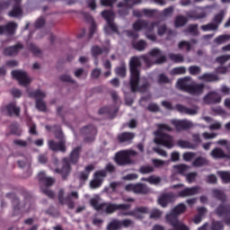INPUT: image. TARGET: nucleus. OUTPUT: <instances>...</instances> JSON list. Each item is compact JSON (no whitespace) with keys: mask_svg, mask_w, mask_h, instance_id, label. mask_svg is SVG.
Here are the masks:
<instances>
[{"mask_svg":"<svg viewBox=\"0 0 230 230\" xmlns=\"http://www.w3.org/2000/svg\"><path fill=\"white\" fill-rule=\"evenodd\" d=\"M125 181H136L137 179V174L130 173L123 177Z\"/></svg>","mask_w":230,"mask_h":230,"instance_id":"e2e57ef3","label":"nucleus"},{"mask_svg":"<svg viewBox=\"0 0 230 230\" xmlns=\"http://www.w3.org/2000/svg\"><path fill=\"white\" fill-rule=\"evenodd\" d=\"M11 133L14 134V136H21V128H19V126L17 125L12 126Z\"/></svg>","mask_w":230,"mask_h":230,"instance_id":"5fc2aeb1","label":"nucleus"},{"mask_svg":"<svg viewBox=\"0 0 230 230\" xmlns=\"http://www.w3.org/2000/svg\"><path fill=\"white\" fill-rule=\"evenodd\" d=\"M20 49H22V45L21 44H18L14 47H9L4 49V55H5L6 57H12V55H17Z\"/></svg>","mask_w":230,"mask_h":230,"instance_id":"a211bd4d","label":"nucleus"},{"mask_svg":"<svg viewBox=\"0 0 230 230\" xmlns=\"http://www.w3.org/2000/svg\"><path fill=\"white\" fill-rule=\"evenodd\" d=\"M197 193H200V188L193 187V188H186L182 191L180 192V197H191V195H197Z\"/></svg>","mask_w":230,"mask_h":230,"instance_id":"f3484780","label":"nucleus"},{"mask_svg":"<svg viewBox=\"0 0 230 230\" xmlns=\"http://www.w3.org/2000/svg\"><path fill=\"white\" fill-rule=\"evenodd\" d=\"M217 145H221V146H226L228 152L230 150V143H228L227 140H224V139L218 140L217 142Z\"/></svg>","mask_w":230,"mask_h":230,"instance_id":"4d7b16f0","label":"nucleus"},{"mask_svg":"<svg viewBox=\"0 0 230 230\" xmlns=\"http://www.w3.org/2000/svg\"><path fill=\"white\" fill-rule=\"evenodd\" d=\"M141 60H144V62H146V64H148L149 60H152L156 64H163L166 60V58L163 56L161 50L154 49L149 52L147 56H144L141 58H132L130 59V85L131 91H133V93H136V91H141V88H139V70L137 69V67L141 66Z\"/></svg>","mask_w":230,"mask_h":230,"instance_id":"f257e3e1","label":"nucleus"},{"mask_svg":"<svg viewBox=\"0 0 230 230\" xmlns=\"http://www.w3.org/2000/svg\"><path fill=\"white\" fill-rule=\"evenodd\" d=\"M227 60H230V55L221 56V57L217 58V61L219 64H226V62H227Z\"/></svg>","mask_w":230,"mask_h":230,"instance_id":"864d4df0","label":"nucleus"},{"mask_svg":"<svg viewBox=\"0 0 230 230\" xmlns=\"http://www.w3.org/2000/svg\"><path fill=\"white\" fill-rule=\"evenodd\" d=\"M29 96L31 98H35L36 100V109L44 112L46 111V103L42 100V98H46V93L43 91L38 90L34 92H30Z\"/></svg>","mask_w":230,"mask_h":230,"instance_id":"6e6552de","label":"nucleus"},{"mask_svg":"<svg viewBox=\"0 0 230 230\" xmlns=\"http://www.w3.org/2000/svg\"><path fill=\"white\" fill-rule=\"evenodd\" d=\"M222 127V124L220 122H215L209 126L210 130H219V128Z\"/></svg>","mask_w":230,"mask_h":230,"instance_id":"0e129e2a","label":"nucleus"},{"mask_svg":"<svg viewBox=\"0 0 230 230\" xmlns=\"http://www.w3.org/2000/svg\"><path fill=\"white\" fill-rule=\"evenodd\" d=\"M176 87L177 89H181V91H186L195 96H199V94H202V93H204V84H197L193 83L190 77L179 79L176 84Z\"/></svg>","mask_w":230,"mask_h":230,"instance_id":"7ed1b4c3","label":"nucleus"},{"mask_svg":"<svg viewBox=\"0 0 230 230\" xmlns=\"http://www.w3.org/2000/svg\"><path fill=\"white\" fill-rule=\"evenodd\" d=\"M70 171L71 168L69 167V162H67V160L65 159V166L63 167L60 172L64 177V175H67V173H69Z\"/></svg>","mask_w":230,"mask_h":230,"instance_id":"de8ad7c7","label":"nucleus"},{"mask_svg":"<svg viewBox=\"0 0 230 230\" xmlns=\"http://www.w3.org/2000/svg\"><path fill=\"white\" fill-rule=\"evenodd\" d=\"M39 179L40 181H43V182L47 186H51V184H53V182H55V180H53V178H49V177L46 176V172H40L39 173Z\"/></svg>","mask_w":230,"mask_h":230,"instance_id":"393cba45","label":"nucleus"},{"mask_svg":"<svg viewBox=\"0 0 230 230\" xmlns=\"http://www.w3.org/2000/svg\"><path fill=\"white\" fill-rule=\"evenodd\" d=\"M9 15L11 17H21L22 15V10L21 9V6L15 5L13 11L9 13Z\"/></svg>","mask_w":230,"mask_h":230,"instance_id":"c85d7f7f","label":"nucleus"},{"mask_svg":"<svg viewBox=\"0 0 230 230\" xmlns=\"http://www.w3.org/2000/svg\"><path fill=\"white\" fill-rule=\"evenodd\" d=\"M222 21H224V13H221L215 16L214 22H216V23H209L207 25H202L201 30H203V31H211L213 30H217L218 24H220V22H222Z\"/></svg>","mask_w":230,"mask_h":230,"instance_id":"ddd939ff","label":"nucleus"},{"mask_svg":"<svg viewBox=\"0 0 230 230\" xmlns=\"http://www.w3.org/2000/svg\"><path fill=\"white\" fill-rule=\"evenodd\" d=\"M198 211L199 213V216H196L193 219L194 224H199V222H202V215H204V213H206V208H198Z\"/></svg>","mask_w":230,"mask_h":230,"instance_id":"c9c22d12","label":"nucleus"},{"mask_svg":"<svg viewBox=\"0 0 230 230\" xmlns=\"http://www.w3.org/2000/svg\"><path fill=\"white\" fill-rule=\"evenodd\" d=\"M202 137L204 139H215V137H217V134L205 132L202 134Z\"/></svg>","mask_w":230,"mask_h":230,"instance_id":"6e6d98bb","label":"nucleus"},{"mask_svg":"<svg viewBox=\"0 0 230 230\" xmlns=\"http://www.w3.org/2000/svg\"><path fill=\"white\" fill-rule=\"evenodd\" d=\"M107 175L105 171L97 172L94 174L93 180L90 182V186L93 190H96V188H100L102 183L103 182V178Z\"/></svg>","mask_w":230,"mask_h":230,"instance_id":"4468645a","label":"nucleus"},{"mask_svg":"<svg viewBox=\"0 0 230 230\" xmlns=\"http://www.w3.org/2000/svg\"><path fill=\"white\" fill-rule=\"evenodd\" d=\"M208 13H209V9L208 8H203V9H199L198 10V14H191L189 15L191 19H204L205 17L208 16Z\"/></svg>","mask_w":230,"mask_h":230,"instance_id":"412c9836","label":"nucleus"},{"mask_svg":"<svg viewBox=\"0 0 230 230\" xmlns=\"http://www.w3.org/2000/svg\"><path fill=\"white\" fill-rule=\"evenodd\" d=\"M176 109H177V111H179V112L190 114V116H194V114H197V109H188L181 104H178L176 106Z\"/></svg>","mask_w":230,"mask_h":230,"instance_id":"b1692460","label":"nucleus"},{"mask_svg":"<svg viewBox=\"0 0 230 230\" xmlns=\"http://www.w3.org/2000/svg\"><path fill=\"white\" fill-rule=\"evenodd\" d=\"M197 179L196 172H190L186 175V180L189 183L195 182V180Z\"/></svg>","mask_w":230,"mask_h":230,"instance_id":"3c124183","label":"nucleus"},{"mask_svg":"<svg viewBox=\"0 0 230 230\" xmlns=\"http://www.w3.org/2000/svg\"><path fill=\"white\" fill-rule=\"evenodd\" d=\"M46 21L44 18H40L37 20L35 26L36 28H42V26L45 24Z\"/></svg>","mask_w":230,"mask_h":230,"instance_id":"774afa93","label":"nucleus"},{"mask_svg":"<svg viewBox=\"0 0 230 230\" xmlns=\"http://www.w3.org/2000/svg\"><path fill=\"white\" fill-rule=\"evenodd\" d=\"M170 200V196L168 195H164V196H161L159 199H158V204L160 206H162V208H166V204H168V201Z\"/></svg>","mask_w":230,"mask_h":230,"instance_id":"4c0bfd02","label":"nucleus"},{"mask_svg":"<svg viewBox=\"0 0 230 230\" xmlns=\"http://www.w3.org/2000/svg\"><path fill=\"white\" fill-rule=\"evenodd\" d=\"M133 137H134V135L132 133L126 132L119 136V140L120 141V143H125L127 141L132 140Z\"/></svg>","mask_w":230,"mask_h":230,"instance_id":"cd10ccee","label":"nucleus"},{"mask_svg":"<svg viewBox=\"0 0 230 230\" xmlns=\"http://www.w3.org/2000/svg\"><path fill=\"white\" fill-rule=\"evenodd\" d=\"M12 75L13 78H16L20 85H22L23 87H27V85L31 84V77H30L29 75L22 70H14L12 72Z\"/></svg>","mask_w":230,"mask_h":230,"instance_id":"1a4fd4ad","label":"nucleus"},{"mask_svg":"<svg viewBox=\"0 0 230 230\" xmlns=\"http://www.w3.org/2000/svg\"><path fill=\"white\" fill-rule=\"evenodd\" d=\"M188 170H190V166L186 164H179L173 166V173H181V175H184Z\"/></svg>","mask_w":230,"mask_h":230,"instance_id":"4be33fe9","label":"nucleus"},{"mask_svg":"<svg viewBox=\"0 0 230 230\" xmlns=\"http://www.w3.org/2000/svg\"><path fill=\"white\" fill-rule=\"evenodd\" d=\"M134 48L138 51H143V49L146 48V43L143 40L137 41V43L134 44Z\"/></svg>","mask_w":230,"mask_h":230,"instance_id":"c03bdc74","label":"nucleus"},{"mask_svg":"<svg viewBox=\"0 0 230 230\" xmlns=\"http://www.w3.org/2000/svg\"><path fill=\"white\" fill-rule=\"evenodd\" d=\"M153 164L155 166V168H163V166H164V164H167V163L163 160L153 159Z\"/></svg>","mask_w":230,"mask_h":230,"instance_id":"09e8293b","label":"nucleus"},{"mask_svg":"<svg viewBox=\"0 0 230 230\" xmlns=\"http://www.w3.org/2000/svg\"><path fill=\"white\" fill-rule=\"evenodd\" d=\"M58 197H59V201L61 202V204H66V202H69V200H71V196H68L64 199V190H59Z\"/></svg>","mask_w":230,"mask_h":230,"instance_id":"a18cd8bd","label":"nucleus"},{"mask_svg":"<svg viewBox=\"0 0 230 230\" xmlns=\"http://www.w3.org/2000/svg\"><path fill=\"white\" fill-rule=\"evenodd\" d=\"M230 40V35L229 34H224L215 39L216 44H226V42H229Z\"/></svg>","mask_w":230,"mask_h":230,"instance_id":"bb28decb","label":"nucleus"},{"mask_svg":"<svg viewBox=\"0 0 230 230\" xmlns=\"http://www.w3.org/2000/svg\"><path fill=\"white\" fill-rule=\"evenodd\" d=\"M60 143L57 144L55 143V141L53 140H49V147L50 148V150H59L60 152H66V146L64 145V134L62 133V131H58V137H57Z\"/></svg>","mask_w":230,"mask_h":230,"instance_id":"9b49d317","label":"nucleus"},{"mask_svg":"<svg viewBox=\"0 0 230 230\" xmlns=\"http://www.w3.org/2000/svg\"><path fill=\"white\" fill-rule=\"evenodd\" d=\"M217 175H219L220 179L223 182H230V172H217Z\"/></svg>","mask_w":230,"mask_h":230,"instance_id":"473e14b6","label":"nucleus"},{"mask_svg":"<svg viewBox=\"0 0 230 230\" xmlns=\"http://www.w3.org/2000/svg\"><path fill=\"white\" fill-rule=\"evenodd\" d=\"M199 80H203L204 82H217L218 77L213 74H205L202 76H199Z\"/></svg>","mask_w":230,"mask_h":230,"instance_id":"a878e982","label":"nucleus"},{"mask_svg":"<svg viewBox=\"0 0 230 230\" xmlns=\"http://www.w3.org/2000/svg\"><path fill=\"white\" fill-rule=\"evenodd\" d=\"M172 123V125H174L177 130H181L182 128H191V127H193V122L187 119H183V120L173 119Z\"/></svg>","mask_w":230,"mask_h":230,"instance_id":"2eb2a0df","label":"nucleus"},{"mask_svg":"<svg viewBox=\"0 0 230 230\" xmlns=\"http://www.w3.org/2000/svg\"><path fill=\"white\" fill-rule=\"evenodd\" d=\"M136 155H137V152L132 149L120 151L116 154L115 162L119 165L130 164V157H134Z\"/></svg>","mask_w":230,"mask_h":230,"instance_id":"423d86ee","label":"nucleus"},{"mask_svg":"<svg viewBox=\"0 0 230 230\" xmlns=\"http://www.w3.org/2000/svg\"><path fill=\"white\" fill-rule=\"evenodd\" d=\"M143 181H146L149 184H159V182H161V178L159 176H150L148 178H144Z\"/></svg>","mask_w":230,"mask_h":230,"instance_id":"f704fd0d","label":"nucleus"},{"mask_svg":"<svg viewBox=\"0 0 230 230\" xmlns=\"http://www.w3.org/2000/svg\"><path fill=\"white\" fill-rule=\"evenodd\" d=\"M152 172H154V167L152 166L146 165L140 168L141 173H152Z\"/></svg>","mask_w":230,"mask_h":230,"instance_id":"603ef678","label":"nucleus"},{"mask_svg":"<svg viewBox=\"0 0 230 230\" xmlns=\"http://www.w3.org/2000/svg\"><path fill=\"white\" fill-rule=\"evenodd\" d=\"M31 51L36 55V57H39V55H40V49H39V48L35 45H31Z\"/></svg>","mask_w":230,"mask_h":230,"instance_id":"680f3d73","label":"nucleus"},{"mask_svg":"<svg viewBox=\"0 0 230 230\" xmlns=\"http://www.w3.org/2000/svg\"><path fill=\"white\" fill-rule=\"evenodd\" d=\"M177 145L181 148H195V146H193V144L184 140H179Z\"/></svg>","mask_w":230,"mask_h":230,"instance_id":"58836bf2","label":"nucleus"},{"mask_svg":"<svg viewBox=\"0 0 230 230\" xmlns=\"http://www.w3.org/2000/svg\"><path fill=\"white\" fill-rule=\"evenodd\" d=\"M186 22H188V20H186V18H184L182 16H179L176 18L175 26H176V28H179L181 26H184V24H186Z\"/></svg>","mask_w":230,"mask_h":230,"instance_id":"79ce46f5","label":"nucleus"},{"mask_svg":"<svg viewBox=\"0 0 230 230\" xmlns=\"http://www.w3.org/2000/svg\"><path fill=\"white\" fill-rule=\"evenodd\" d=\"M224 226L220 222H216L212 225V230H222Z\"/></svg>","mask_w":230,"mask_h":230,"instance_id":"69168bd1","label":"nucleus"},{"mask_svg":"<svg viewBox=\"0 0 230 230\" xmlns=\"http://www.w3.org/2000/svg\"><path fill=\"white\" fill-rule=\"evenodd\" d=\"M169 57L171 60H172V62H176L177 64H181V62H184V58L181 55L171 54Z\"/></svg>","mask_w":230,"mask_h":230,"instance_id":"a19ab883","label":"nucleus"},{"mask_svg":"<svg viewBox=\"0 0 230 230\" xmlns=\"http://www.w3.org/2000/svg\"><path fill=\"white\" fill-rule=\"evenodd\" d=\"M124 8H132L133 5L136 4V2L133 0H123Z\"/></svg>","mask_w":230,"mask_h":230,"instance_id":"052dcab7","label":"nucleus"},{"mask_svg":"<svg viewBox=\"0 0 230 230\" xmlns=\"http://www.w3.org/2000/svg\"><path fill=\"white\" fill-rule=\"evenodd\" d=\"M206 164H208V160H206V158H202V157H198L196 158L193 163H192V166H206Z\"/></svg>","mask_w":230,"mask_h":230,"instance_id":"7c9ffc66","label":"nucleus"},{"mask_svg":"<svg viewBox=\"0 0 230 230\" xmlns=\"http://www.w3.org/2000/svg\"><path fill=\"white\" fill-rule=\"evenodd\" d=\"M221 100L222 98H220L215 92L207 94L204 98L206 103H220Z\"/></svg>","mask_w":230,"mask_h":230,"instance_id":"dca6fc26","label":"nucleus"},{"mask_svg":"<svg viewBox=\"0 0 230 230\" xmlns=\"http://www.w3.org/2000/svg\"><path fill=\"white\" fill-rule=\"evenodd\" d=\"M102 17L107 21L108 24L104 27L106 33H111V31H118V27L112 21L114 20V13L112 11H103L102 13Z\"/></svg>","mask_w":230,"mask_h":230,"instance_id":"9d476101","label":"nucleus"},{"mask_svg":"<svg viewBox=\"0 0 230 230\" xmlns=\"http://www.w3.org/2000/svg\"><path fill=\"white\" fill-rule=\"evenodd\" d=\"M17 29V23L15 22H9L6 27L0 26V34L4 33V31H7V33H13L15 30Z\"/></svg>","mask_w":230,"mask_h":230,"instance_id":"aec40b11","label":"nucleus"},{"mask_svg":"<svg viewBox=\"0 0 230 230\" xmlns=\"http://www.w3.org/2000/svg\"><path fill=\"white\" fill-rule=\"evenodd\" d=\"M170 82V79L166 77L164 75H161L158 77V84H168Z\"/></svg>","mask_w":230,"mask_h":230,"instance_id":"bf43d9fd","label":"nucleus"},{"mask_svg":"<svg viewBox=\"0 0 230 230\" xmlns=\"http://www.w3.org/2000/svg\"><path fill=\"white\" fill-rule=\"evenodd\" d=\"M172 75H184L186 68L184 66L176 67L172 71Z\"/></svg>","mask_w":230,"mask_h":230,"instance_id":"8fccbe9b","label":"nucleus"},{"mask_svg":"<svg viewBox=\"0 0 230 230\" xmlns=\"http://www.w3.org/2000/svg\"><path fill=\"white\" fill-rule=\"evenodd\" d=\"M6 111L8 112V114H10L11 116H13V114L15 116H19V112H21V109L19 107H17L15 105V103H11V104L7 105Z\"/></svg>","mask_w":230,"mask_h":230,"instance_id":"5701e85b","label":"nucleus"},{"mask_svg":"<svg viewBox=\"0 0 230 230\" xmlns=\"http://www.w3.org/2000/svg\"><path fill=\"white\" fill-rule=\"evenodd\" d=\"M179 49L190 51V49H191V44H190L188 41H181L179 43Z\"/></svg>","mask_w":230,"mask_h":230,"instance_id":"49530a36","label":"nucleus"},{"mask_svg":"<svg viewBox=\"0 0 230 230\" xmlns=\"http://www.w3.org/2000/svg\"><path fill=\"white\" fill-rule=\"evenodd\" d=\"M90 204L97 211H100V209H102L106 213H114V211H116L117 209H128L130 208L129 205H125V204L113 205L109 203H102L99 196L93 197L90 200Z\"/></svg>","mask_w":230,"mask_h":230,"instance_id":"20e7f679","label":"nucleus"},{"mask_svg":"<svg viewBox=\"0 0 230 230\" xmlns=\"http://www.w3.org/2000/svg\"><path fill=\"white\" fill-rule=\"evenodd\" d=\"M80 154V147L75 148L70 155L71 163L78 162V155Z\"/></svg>","mask_w":230,"mask_h":230,"instance_id":"2f4dec72","label":"nucleus"},{"mask_svg":"<svg viewBox=\"0 0 230 230\" xmlns=\"http://www.w3.org/2000/svg\"><path fill=\"white\" fill-rule=\"evenodd\" d=\"M116 75L119 76H126L127 75V66L122 65L120 67H117L115 70Z\"/></svg>","mask_w":230,"mask_h":230,"instance_id":"ea45409f","label":"nucleus"},{"mask_svg":"<svg viewBox=\"0 0 230 230\" xmlns=\"http://www.w3.org/2000/svg\"><path fill=\"white\" fill-rule=\"evenodd\" d=\"M157 26V23L154 22H146L143 21H138L133 24V28L136 31H139V30H146V35L149 40H155V35L148 34L151 31H154V28Z\"/></svg>","mask_w":230,"mask_h":230,"instance_id":"39448f33","label":"nucleus"},{"mask_svg":"<svg viewBox=\"0 0 230 230\" xmlns=\"http://www.w3.org/2000/svg\"><path fill=\"white\" fill-rule=\"evenodd\" d=\"M148 213V208H137L134 212L130 213L129 215H134L137 218H141V215H145Z\"/></svg>","mask_w":230,"mask_h":230,"instance_id":"c756f323","label":"nucleus"},{"mask_svg":"<svg viewBox=\"0 0 230 230\" xmlns=\"http://www.w3.org/2000/svg\"><path fill=\"white\" fill-rule=\"evenodd\" d=\"M94 170V166L93 165H88L85 168V172H82L80 178L83 181H87V179L89 178V172H93Z\"/></svg>","mask_w":230,"mask_h":230,"instance_id":"72a5a7b5","label":"nucleus"},{"mask_svg":"<svg viewBox=\"0 0 230 230\" xmlns=\"http://www.w3.org/2000/svg\"><path fill=\"white\" fill-rule=\"evenodd\" d=\"M161 215H163V213L161 211H159L158 209H153L150 217H151V218H159L161 217Z\"/></svg>","mask_w":230,"mask_h":230,"instance_id":"13d9d810","label":"nucleus"},{"mask_svg":"<svg viewBox=\"0 0 230 230\" xmlns=\"http://www.w3.org/2000/svg\"><path fill=\"white\" fill-rule=\"evenodd\" d=\"M210 155L214 157V159H222L224 157H227L230 159V155H226L224 151L220 148H215L211 153Z\"/></svg>","mask_w":230,"mask_h":230,"instance_id":"6ab92c4d","label":"nucleus"},{"mask_svg":"<svg viewBox=\"0 0 230 230\" xmlns=\"http://www.w3.org/2000/svg\"><path fill=\"white\" fill-rule=\"evenodd\" d=\"M126 191H133V193H148L150 190L146 185L137 183V184H128L125 187Z\"/></svg>","mask_w":230,"mask_h":230,"instance_id":"f8f14e48","label":"nucleus"},{"mask_svg":"<svg viewBox=\"0 0 230 230\" xmlns=\"http://www.w3.org/2000/svg\"><path fill=\"white\" fill-rule=\"evenodd\" d=\"M190 75H199L200 73V67L199 66H190Z\"/></svg>","mask_w":230,"mask_h":230,"instance_id":"338daca9","label":"nucleus"},{"mask_svg":"<svg viewBox=\"0 0 230 230\" xmlns=\"http://www.w3.org/2000/svg\"><path fill=\"white\" fill-rule=\"evenodd\" d=\"M182 157H183V161L190 163V161H193V159H195V153H191V152L184 153Z\"/></svg>","mask_w":230,"mask_h":230,"instance_id":"37998d69","label":"nucleus"},{"mask_svg":"<svg viewBox=\"0 0 230 230\" xmlns=\"http://www.w3.org/2000/svg\"><path fill=\"white\" fill-rule=\"evenodd\" d=\"M184 211H186V205L181 203L178 206H176L172 210V213L168 214L165 217V218H166L167 222H169V224H171V226H175V224H177V221H179L177 219V217H179V215H182V213H184Z\"/></svg>","mask_w":230,"mask_h":230,"instance_id":"0eeeda50","label":"nucleus"},{"mask_svg":"<svg viewBox=\"0 0 230 230\" xmlns=\"http://www.w3.org/2000/svg\"><path fill=\"white\" fill-rule=\"evenodd\" d=\"M121 227V221L114 220L108 225V230H118Z\"/></svg>","mask_w":230,"mask_h":230,"instance_id":"e433bc0d","label":"nucleus"},{"mask_svg":"<svg viewBox=\"0 0 230 230\" xmlns=\"http://www.w3.org/2000/svg\"><path fill=\"white\" fill-rule=\"evenodd\" d=\"M167 130L170 132L172 128L164 124L158 125V130L155 132L154 142L156 145H163L165 148H173V138L170 135H166L164 131Z\"/></svg>","mask_w":230,"mask_h":230,"instance_id":"f03ea898","label":"nucleus"}]
</instances>
